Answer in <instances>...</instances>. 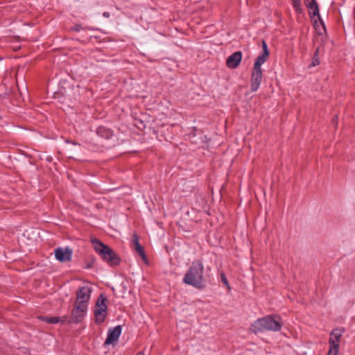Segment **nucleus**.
Instances as JSON below:
<instances>
[{
  "mask_svg": "<svg viewBox=\"0 0 355 355\" xmlns=\"http://www.w3.org/2000/svg\"><path fill=\"white\" fill-rule=\"evenodd\" d=\"M209 270V267L205 269L204 265L200 261H194L186 272L183 282L196 288L203 289L207 286V282L210 280Z\"/></svg>",
  "mask_w": 355,
  "mask_h": 355,
  "instance_id": "obj_1",
  "label": "nucleus"
},
{
  "mask_svg": "<svg viewBox=\"0 0 355 355\" xmlns=\"http://www.w3.org/2000/svg\"><path fill=\"white\" fill-rule=\"evenodd\" d=\"M282 326L281 319L277 315H267L255 320L250 327V331L254 334L271 331H277Z\"/></svg>",
  "mask_w": 355,
  "mask_h": 355,
  "instance_id": "obj_2",
  "label": "nucleus"
},
{
  "mask_svg": "<svg viewBox=\"0 0 355 355\" xmlns=\"http://www.w3.org/2000/svg\"><path fill=\"white\" fill-rule=\"evenodd\" d=\"M92 243L95 251L109 266H115L120 263L119 257L111 248L96 239H92Z\"/></svg>",
  "mask_w": 355,
  "mask_h": 355,
  "instance_id": "obj_3",
  "label": "nucleus"
},
{
  "mask_svg": "<svg viewBox=\"0 0 355 355\" xmlns=\"http://www.w3.org/2000/svg\"><path fill=\"white\" fill-rule=\"evenodd\" d=\"M106 301V297L103 295H100L96 301L94 315L95 320L97 323L103 322L107 316V311Z\"/></svg>",
  "mask_w": 355,
  "mask_h": 355,
  "instance_id": "obj_4",
  "label": "nucleus"
},
{
  "mask_svg": "<svg viewBox=\"0 0 355 355\" xmlns=\"http://www.w3.org/2000/svg\"><path fill=\"white\" fill-rule=\"evenodd\" d=\"M343 330L334 329L330 334L329 345L330 347L327 355H338L339 352L340 338L343 335Z\"/></svg>",
  "mask_w": 355,
  "mask_h": 355,
  "instance_id": "obj_5",
  "label": "nucleus"
},
{
  "mask_svg": "<svg viewBox=\"0 0 355 355\" xmlns=\"http://www.w3.org/2000/svg\"><path fill=\"white\" fill-rule=\"evenodd\" d=\"M88 305L75 302L71 311V318L73 322H80L87 313Z\"/></svg>",
  "mask_w": 355,
  "mask_h": 355,
  "instance_id": "obj_6",
  "label": "nucleus"
},
{
  "mask_svg": "<svg viewBox=\"0 0 355 355\" xmlns=\"http://www.w3.org/2000/svg\"><path fill=\"white\" fill-rule=\"evenodd\" d=\"M92 288L89 286L85 285L80 286L76 291V297L75 302L84 303L89 305V302L91 297Z\"/></svg>",
  "mask_w": 355,
  "mask_h": 355,
  "instance_id": "obj_7",
  "label": "nucleus"
},
{
  "mask_svg": "<svg viewBox=\"0 0 355 355\" xmlns=\"http://www.w3.org/2000/svg\"><path fill=\"white\" fill-rule=\"evenodd\" d=\"M55 259L60 262H69L71 260L73 250L69 247H59L54 250Z\"/></svg>",
  "mask_w": 355,
  "mask_h": 355,
  "instance_id": "obj_8",
  "label": "nucleus"
},
{
  "mask_svg": "<svg viewBox=\"0 0 355 355\" xmlns=\"http://www.w3.org/2000/svg\"><path fill=\"white\" fill-rule=\"evenodd\" d=\"M262 53L257 57L254 62L253 69L254 70H261V66L268 60L269 57L268 46L264 40L262 41Z\"/></svg>",
  "mask_w": 355,
  "mask_h": 355,
  "instance_id": "obj_9",
  "label": "nucleus"
},
{
  "mask_svg": "<svg viewBox=\"0 0 355 355\" xmlns=\"http://www.w3.org/2000/svg\"><path fill=\"white\" fill-rule=\"evenodd\" d=\"M121 334V327L120 325L115 327L114 328L110 329L107 333V336L105 340V345H111L118 341L119 338Z\"/></svg>",
  "mask_w": 355,
  "mask_h": 355,
  "instance_id": "obj_10",
  "label": "nucleus"
},
{
  "mask_svg": "<svg viewBox=\"0 0 355 355\" xmlns=\"http://www.w3.org/2000/svg\"><path fill=\"white\" fill-rule=\"evenodd\" d=\"M241 60L242 53L236 51L227 58L226 64L229 68L235 69L239 65Z\"/></svg>",
  "mask_w": 355,
  "mask_h": 355,
  "instance_id": "obj_11",
  "label": "nucleus"
},
{
  "mask_svg": "<svg viewBox=\"0 0 355 355\" xmlns=\"http://www.w3.org/2000/svg\"><path fill=\"white\" fill-rule=\"evenodd\" d=\"M262 80V70H254L251 76V90L256 92L258 90Z\"/></svg>",
  "mask_w": 355,
  "mask_h": 355,
  "instance_id": "obj_12",
  "label": "nucleus"
},
{
  "mask_svg": "<svg viewBox=\"0 0 355 355\" xmlns=\"http://www.w3.org/2000/svg\"><path fill=\"white\" fill-rule=\"evenodd\" d=\"M304 3L309 9L311 17H319V6L316 0H304Z\"/></svg>",
  "mask_w": 355,
  "mask_h": 355,
  "instance_id": "obj_13",
  "label": "nucleus"
},
{
  "mask_svg": "<svg viewBox=\"0 0 355 355\" xmlns=\"http://www.w3.org/2000/svg\"><path fill=\"white\" fill-rule=\"evenodd\" d=\"M314 19V28L315 31L319 35H323L326 32V28L324 22L322 21L320 15L319 17H315Z\"/></svg>",
  "mask_w": 355,
  "mask_h": 355,
  "instance_id": "obj_14",
  "label": "nucleus"
},
{
  "mask_svg": "<svg viewBox=\"0 0 355 355\" xmlns=\"http://www.w3.org/2000/svg\"><path fill=\"white\" fill-rule=\"evenodd\" d=\"M133 243L135 247L136 251L138 252L139 256L142 258V259L146 261V256L145 254L144 250L143 248L140 245L139 243V237L137 234H134Z\"/></svg>",
  "mask_w": 355,
  "mask_h": 355,
  "instance_id": "obj_15",
  "label": "nucleus"
},
{
  "mask_svg": "<svg viewBox=\"0 0 355 355\" xmlns=\"http://www.w3.org/2000/svg\"><path fill=\"white\" fill-rule=\"evenodd\" d=\"M96 133L100 137L105 139H109L112 136V132L105 127H99L96 130Z\"/></svg>",
  "mask_w": 355,
  "mask_h": 355,
  "instance_id": "obj_16",
  "label": "nucleus"
},
{
  "mask_svg": "<svg viewBox=\"0 0 355 355\" xmlns=\"http://www.w3.org/2000/svg\"><path fill=\"white\" fill-rule=\"evenodd\" d=\"M42 319L51 324H56L60 321V318L58 317H42Z\"/></svg>",
  "mask_w": 355,
  "mask_h": 355,
  "instance_id": "obj_17",
  "label": "nucleus"
},
{
  "mask_svg": "<svg viewBox=\"0 0 355 355\" xmlns=\"http://www.w3.org/2000/svg\"><path fill=\"white\" fill-rule=\"evenodd\" d=\"M293 6L297 13H302L301 0H292Z\"/></svg>",
  "mask_w": 355,
  "mask_h": 355,
  "instance_id": "obj_18",
  "label": "nucleus"
},
{
  "mask_svg": "<svg viewBox=\"0 0 355 355\" xmlns=\"http://www.w3.org/2000/svg\"><path fill=\"white\" fill-rule=\"evenodd\" d=\"M318 53H319V48H318L314 53L312 62L311 64V67H315L320 64V60L318 58Z\"/></svg>",
  "mask_w": 355,
  "mask_h": 355,
  "instance_id": "obj_19",
  "label": "nucleus"
},
{
  "mask_svg": "<svg viewBox=\"0 0 355 355\" xmlns=\"http://www.w3.org/2000/svg\"><path fill=\"white\" fill-rule=\"evenodd\" d=\"M221 280L223 282V284L228 288V289H230V287L228 284V281H227V277H225L224 273L221 274Z\"/></svg>",
  "mask_w": 355,
  "mask_h": 355,
  "instance_id": "obj_20",
  "label": "nucleus"
},
{
  "mask_svg": "<svg viewBox=\"0 0 355 355\" xmlns=\"http://www.w3.org/2000/svg\"><path fill=\"white\" fill-rule=\"evenodd\" d=\"M333 121H334V123H335V124H337V123H338V116H335L334 117Z\"/></svg>",
  "mask_w": 355,
  "mask_h": 355,
  "instance_id": "obj_21",
  "label": "nucleus"
},
{
  "mask_svg": "<svg viewBox=\"0 0 355 355\" xmlns=\"http://www.w3.org/2000/svg\"><path fill=\"white\" fill-rule=\"evenodd\" d=\"M136 355H144L143 352H139Z\"/></svg>",
  "mask_w": 355,
  "mask_h": 355,
  "instance_id": "obj_22",
  "label": "nucleus"
},
{
  "mask_svg": "<svg viewBox=\"0 0 355 355\" xmlns=\"http://www.w3.org/2000/svg\"><path fill=\"white\" fill-rule=\"evenodd\" d=\"M71 144H74V145H76L77 144L76 142H71Z\"/></svg>",
  "mask_w": 355,
  "mask_h": 355,
  "instance_id": "obj_23",
  "label": "nucleus"
},
{
  "mask_svg": "<svg viewBox=\"0 0 355 355\" xmlns=\"http://www.w3.org/2000/svg\"><path fill=\"white\" fill-rule=\"evenodd\" d=\"M104 16H107H107H108V15H107V14H106V13L105 12V13H104Z\"/></svg>",
  "mask_w": 355,
  "mask_h": 355,
  "instance_id": "obj_24",
  "label": "nucleus"
}]
</instances>
